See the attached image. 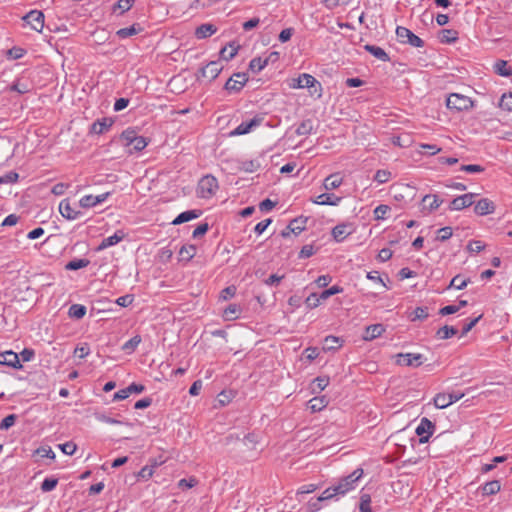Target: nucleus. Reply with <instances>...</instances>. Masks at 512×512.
Wrapping results in <instances>:
<instances>
[{
    "instance_id": "f257e3e1",
    "label": "nucleus",
    "mask_w": 512,
    "mask_h": 512,
    "mask_svg": "<svg viewBox=\"0 0 512 512\" xmlns=\"http://www.w3.org/2000/svg\"><path fill=\"white\" fill-rule=\"evenodd\" d=\"M362 476L363 469H355L351 474L341 478L336 484L325 489L318 500L338 499L340 496H344L346 493L356 488V483Z\"/></svg>"
},
{
    "instance_id": "f03ea898",
    "label": "nucleus",
    "mask_w": 512,
    "mask_h": 512,
    "mask_svg": "<svg viewBox=\"0 0 512 512\" xmlns=\"http://www.w3.org/2000/svg\"><path fill=\"white\" fill-rule=\"evenodd\" d=\"M293 89L308 88L311 96L320 98L322 96V85L316 78L310 74L303 73L299 77L293 78L289 85Z\"/></svg>"
},
{
    "instance_id": "7ed1b4c3",
    "label": "nucleus",
    "mask_w": 512,
    "mask_h": 512,
    "mask_svg": "<svg viewBox=\"0 0 512 512\" xmlns=\"http://www.w3.org/2000/svg\"><path fill=\"white\" fill-rule=\"evenodd\" d=\"M218 180L211 174L203 176L197 186V196L203 199H209L216 194L218 190Z\"/></svg>"
},
{
    "instance_id": "20e7f679",
    "label": "nucleus",
    "mask_w": 512,
    "mask_h": 512,
    "mask_svg": "<svg viewBox=\"0 0 512 512\" xmlns=\"http://www.w3.org/2000/svg\"><path fill=\"white\" fill-rule=\"evenodd\" d=\"M446 106L450 110L465 111L469 110L473 106V101L462 94L452 93L448 96Z\"/></svg>"
},
{
    "instance_id": "39448f33",
    "label": "nucleus",
    "mask_w": 512,
    "mask_h": 512,
    "mask_svg": "<svg viewBox=\"0 0 512 512\" xmlns=\"http://www.w3.org/2000/svg\"><path fill=\"white\" fill-rule=\"evenodd\" d=\"M396 35L398 40L403 44H409L417 48L424 46V41L406 27L398 26L396 28Z\"/></svg>"
},
{
    "instance_id": "423d86ee",
    "label": "nucleus",
    "mask_w": 512,
    "mask_h": 512,
    "mask_svg": "<svg viewBox=\"0 0 512 512\" xmlns=\"http://www.w3.org/2000/svg\"><path fill=\"white\" fill-rule=\"evenodd\" d=\"M248 81L246 73H234L225 83L224 89L228 93H239Z\"/></svg>"
},
{
    "instance_id": "0eeeda50",
    "label": "nucleus",
    "mask_w": 512,
    "mask_h": 512,
    "mask_svg": "<svg viewBox=\"0 0 512 512\" xmlns=\"http://www.w3.org/2000/svg\"><path fill=\"white\" fill-rule=\"evenodd\" d=\"M264 121V116L261 114L255 115L250 121L242 122L238 125L234 130H232L229 135L230 136H240L245 135L252 131L254 128L260 126Z\"/></svg>"
},
{
    "instance_id": "6e6552de",
    "label": "nucleus",
    "mask_w": 512,
    "mask_h": 512,
    "mask_svg": "<svg viewBox=\"0 0 512 512\" xmlns=\"http://www.w3.org/2000/svg\"><path fill=\"white\" fill-rule=\"evenodd\" d=\"M464 397V393H438L434 397V404L439 409H444Z\"/></svg>"
},
{
    "instance_id": "1a4fd4ad",
    "label": "nucleus",
    "mask_w": 512,
    "mask_h": 512,
    "mask_svg": "<svg viewBox=\"0 0 512 512\" xmlns=\"http://www.w3.org/2000/svg\"><path fill=\"white\" fill-rule=\"evenodd\" d=\"M435 424L428 418L421 419L420 424L416 428V434L420 437L419 442L424 444L429 441L430 436L434 433Z\"/></svg>"
},
{
    "instance_id": "9d476101",
    "label": "nucleus",
    "mask_w": 512,
    "mask_h": 512,
    "mask_svg": "<svg viewBox=\"0 0 512 512\" xmlns=\"http://www.w3.org/2000/svg\"><path fill=\"white\" fill-rule=\"evenodd\" d=\"M23 20L37 32L42 31L44 27V14L39 10H32L28 12Z\"/></svg>"
},
{
    "instance_id": "9b49d317",
    "label": "nucleus",
    "mask_w": 512,
    "mask_h": 512,
    "mask_svg": "<svg viewBox=\"0 0 512 512\" xmlns=\"http://www.w3.org/2000/svg\"><path fill=\"white\" fill-rule=\"evenodd\" d=\"M476 195L477 194L475 193H467L454 198L449 204V209L452 211H459L464 208L470 207L472 204H474V198L476 197Z\"/></svg>"
},
{
    "instance_id": "f8f14e48",
    "label": "nucleus",
    "mask_w": 512,
    "mask_h": 512,
    "mask_svg": "<svg viewBox=\"0 0 512 512\" xmlns=\"http://www.w3.org/2000/svg\"><path fill=\"white\" fill-rule=\"evenodd\" d=\"M423 355L420 353H399L397 363L405 366L419 367L423 363Z\"/></svg>"
},
{
    "instance_id": "ddd939ff",
    "label": "nucleus",
    "mask_w": 512,
    "mask_h": 512,
    "mask_svg": "<svg viewBox=\"0 0 512 512\" xmlns=\"http://www.w3.org/2000/svg\"><path fill=\"white\" fill-rule=\"evenodd\" d=\"M222 69L223 66L219 61H211L205 67L201 68L200 74L202 77L208 78L212 81L218 77Z\"/></svg>"
},
{
    "instance_id": "4468645a",
    "label": "nucleus",
    "mask_w": 512,
    "mask_h": 512,
    "mask_svg": "<svg viewBox=\"0 0 512 512\" xmlns=\"http://www.w3.org/2000/svg\"><path fill=\"white\" fill-rule=\"evenodd\" d=\"M59 212L60 214L67 220H75L80 217L82 214L80 211L75 210L71 204L69 199H63L59 204Z\"/></svg>"
},
{
    "instance_id": "2eb2a0df",
    "label": "nucleus",
    "mask_w": 512,
    "mask_h": 512,
    "mask_svg": "<svg viewBox=\"0 0 512 512\" xmlns=\"http://www.w3.org/2000/svg\"><path fill=\"white\" fill-rule=\"evenodd\" d=\"M0 364L6 365L15 369H21L19 355L12 350L5 351L0 354Z\"/></svg>"
},
{
    "instance_id": "dca6fc26",
    "label": "nucleus",
    "mask_w": 512,
    "mask_h": 512,
    "mask_svg": "<svg viewBox=\"0 0 512 512\" xmlns=\"http://www.w3.org/2000/svg\"><path fill=\"white\" fill-rule=\"evenodd\" d=\"M495 204L488 198H482L478 202H476L474 206V212L477 215L484 216L488 214H492L495 211Z\"/></svg>"
},
{
    "instance_id": "f3484780",
    "label": "nucleus",
    "mask_w": 512,
    "mask_h": 512,
    "mask_svg": "<svg viewBox=\"0 0 512 512\" xmlns=\"http://www.w3.org/2000/svg\"><path fill=\"white\" fill-rule=\"evenodd\" d=\"M353 232L352 225L350 223H341L336 225L332 231V237L336 242H342L347 236Z\"/></svg>"
},
{
    "instance_id": "a211bd4d",
    "label": "nucleus",
    "mask_w": 512,
    "mask_h": 512,
    "mask_svg": "<svg viewBox=\"0 0 512 512\" xmlns=\"http://www.w3.org/2000/svg\"><path fill=\"white\" fill-rule=\"evenodd\" d=\"M108 196H109V192L103 193V194H100L97 196L85 195L80 199L79 205L82 208H92V207L96 206L97 204L104 202L108 198Z\"/></svg>"
},
{
    "instance_id": "6ab92c4d",
    "label": "nucleus",
    "mask_w": 512,
    "mask_h": 512,
    "mask_svg": "<svg viewBox=\"0 0 512 512\" xmlns=\"http://www.w3.org/2000/svg\"><path fill=\"white\" fill-rule=\"evenodd\" d=\"M124 237H125L124 232L121 230H118L113 235L104 238L101 241V243L99 244L97 250L101 251L108 247L114 246V245L118 244L120 241H122Z\"/></svg>"
},
{
    "instance_id": "aec40b11",
    "label": "nucleus",
    "mask_w": 512,
    "mask_h": 512,
    "mask_svg": "<svg viewBox=\"0 0 512 512\" xmlns=\"http://www.w3.org/2000/svg\"><path fill=\"white\" fill-rule=\"evenodd\" d=\"M113 123L114 121L111 118H102L101 120H97L91 125V132L95 134H102L108 131Z\"/></svg>"
},
{
    "instance_id": "412c9836",
    "label": "nucleus",
    "mask_w": 512,
    "mask_h": 512,
    "mask_svg": "<svg viewBox=\"0 0 512 512\" xmlns=\"http://www.w3.org/2000/svg\"><path fill=\"white\" fill-rule=\"evenodd\" d=\"M343 343V339L339 337L333 335L326 336L323 343V350L336 351L337 349L342 347Z\"/></svg>"
},
{
    "instance_id": "4be33fe9",
    "label": "nucleus",
    "mask_w": 512,
    "mask_h": 512,
    "mask_svg": "<svg viewBox=\"0 0 512 512\" xmlns=\"http://www.w3.org/2000/svg\"><path fill=\"white\" fill-rule=\"evenodd\" d=\"M341 201V197L336 196L335 194L323 193L316 197L313 201L319 205H332L336 206Z\"/></svg>"
},
{
    "instance_id": "5701e85b",
    "label": "nucleus",
    "mask_w": 512,
    "mask_h": 512,
    "mask_svg": "<svg viewBox=\"0 0 512 512\" xmlns=\"http://www.w3.org/2000/svg\"><path fill=\"white\" fill-rule=\"evenodd\" d=\"M201 211L199 210H187L182 213H180L173 221V225H179L188 221H191L193 219H196L200 216Z\"/></svg>"
},
{
    "instance_id": "b1692460",
    "label": "nucleus",
    "mask_w": 512,
    "mask_h": 512,
    "mask_svg": "<svg viewBox=\"0 0 512 512\" xmlns=\"http://www.w3.org/2000/svg\"><path fill=\"white\" fill-rule=\"evenodd\" d=\"M385 331V328L382 324H374L370 325L366 328L364 333V340L371 341L379 336Z\"/></svg>"
},
{
    "instance_id": "393cba45",
    "label": "nucleus",
    "mask_w": 512,
    "mask_h": 512,
    "mask_svg": "<svg viewBox=\"0 0 512 512\" xmlns=\"http://www.w3.org/2000/svg\"><path fill=\"white\" fill-rule=\"evenodd\" d=\"M217 31V28L213 24L205 23L197 27L195 36L198 39H205L213 35Z\"/></svg>"
},
{
    "instance_id": "a878e982",
    "label": "nucleus",
    "mask_w": 512,
    "mask_h": 512,
    "mask_svg": "<svg viewBox=\"0 0 512 512\" xmlns=\"http://www.w3.org/2000/svg\"><path fill=\"white\" fill-rule=\"evenodd\" d=\"M500 489H501V484H500V481H498V480L488 481L480 487L482 495H484V496H490V495L497 494L500 491Z\"/></svg>"
},
{
    "instance_id": "bb28decb",
    "label": "nucleus",
    "mask_w": 512,
    "mask_h": 512,
    "mask_svg": "<svg viewBox=\"0 0 512 512\" xmlns=\"http://www.w3.org/2000/svg\"><path fill=\"white\" fill-rule=\"evenodd\" d=\"M364 49L383 62L390 61L389 55L379 46L367 44L364 46Z\"/></svg>"
},
{
    "instance_id": "cd10ccee",
    "label": "nucleus",
    "mask_w": 512,
    "mask_h": 512,
    "mask_svg": "<svg viewBox=\"0 0 512 512\" xmlns=\"http://www.w3.org/2000/svg\"><path fill=\"white\" fill-rule=\"evenodd\" d=\"M307 221L308 218L303 216L292 219L288 224L290 226V231H293V234L295 235L300 234L305 230Z\"/></svg>"
},
{
    "instance_id": "c85d7f7f",
    "label": "nucleus",
    "mask_w": 512,
    "mask_h": 512,
    "mask_svg": "<svg viewBox=\"0 0 512 512\" xmlns=\"http://www.w3.org/2000/svg\"><path fill=\"white\" fill-rule=\"evenodd\" d=\"M242 309L238 304H229L223 311V317L225 320H235L239 317Z\"/></svg>"
},
{
    "instance_id": "c756f323",
    "label": "nucleus",
    "mask_w": 512,
    "mask_h": 512,
    "mask_svg": "<svg viewBox=\"0 0 512 512\" xmlns=\"http://www.w3.org/2000/svg\"><path fill=\"white\" fill-rule=\"evenodd\" d=\"M342 182V177H340L338 174H332L325 178L323 186L325 190H333L338 188Z\"/></svg>"
},
{
    "instance_id": "7c9ffc66",
    "label": "nucleus",
    "mask_w": 512,
    "mask_h": 512,
    "mask_svg": "<svg viewBox=\"0 0 512 512\" xmlns=\"http://www.w3.org/2000/svg\"><path fill=\"white\" fill-rule=\"evenodd\" d=\"M494 71L503 77L512 76V69L508 66V62L505 60H498L494 64Z\"/></svg>"
},
{
    "instance_id": "2f4dec72",
    "label": "nucleus",
    "mask_w": 512,
    "mask_h": 512,
    "mask_svg": "<svg viewBox=\"0 0 512 512\" xmlns=\"http://www.w3.org/2000/svg\"><path fill=\"white\" fill-rule=\"evenodd\" d=\"M239 46H236L234 43H229L228 46L223 47L220 50V57L225 61H229L233 59L238 53Z\"/></svg>"
},
{
    "instance_id": "473e14b6",
    "label": "nucleus",
    "mask_w": 512,
    "mask_h": 512,
    "mask_svg": "<svg viewBox=\"0 0 512 512\" xmlns=\"http://www.w3.org/2000/svg\"><path fill=\"white\" fill-rule=\"evenodd\" d=\"M196 254L195 245H183L179 250L180 260L189 262Z\"/></svg>"
},
{
    "instance_id": "72a5a7b5",
    "label": "nucleus",
    "mask_w": 512,
    "mask_h": 512,
    "mask_svg": "<svg viewBox=\"0 0 512 512\" xmlns=\"http://www.w3.org/2000/svg\"><path fill=\"white\" fill-rule=\"evenodd\" d=\"M142 31V28L138 24H133L130 27L119 29L116 34L119 38L125 39L130 36L136 35Z\"/></svg>"
},
{
    "instance_id": "f704fd0d",
    "label": "nucleus",
    "mask_w": 512,
    "mask_h": 512,
    "mask_svg": "<svg viewBox=\"0 0 512 512\" xmlns=\"http://www.w3.org/2000/svg\"><path fill=\"white\" fill-rule=\"evenodd\" d=\"M330 379L328 376H319L312 382L311 389L313 393L323 391L329 385Z\"/></svg>"
},
{
    "instance_id": "c9c22d12",
    "label": "nucleus",
    "mask_w": 512,
    "mask_h": 512,
    "mask_svg": "<svg viewBox=\"0 0 512 512\" xmlns=\"http://www.w3.org/2000/svg\"><path fill=\"white\" fill-rule=\"evenodd\" d=\"M458 333V330L453 326L445 325L441 328H439L436 332V337L438 339H449L453 336H455Z\"/></svg>"
},
{
    "instance_id": "e433bc0d",
    "label": "nucleus",
    "mask_w": 512,
    "mask_h": 512,
    "mask_svg": "<svg viewBox=\"0 0 512 512\" xmlns=\"http://www.w3.org/2000/svg\"><path fill=\"white\" fill-rule=\"evenodd\" d=\"M87 312V309L84 305L81 304H72L68 310V315L74 319H82Z\"/></svg>"
},
{
    "instance_id": "4c0bfd02",
    "label": "nucleus",
    "mask_w": 512,
    "mask_h": 512,
    "mask_svg": "<svg viewBox=\"0 0 512 512\" xmlns=\"http://www.w3.org/2000/svg\"><path fill=\"white\" fill-rule=\"evenodd\" d=\"M312 130H313V121L311 119H305L298 125L295 133L298 136H306V135H309L312 132Z\"/></svg>"
},
{
    "instance_id": "58836bf2",
    "label": "nucleus",
    "mask_w": 512,
    "mask_h": 512,
    "mask_svg": "<svg viewBox=\"0 0 512 512\" xmlns=\"http://www.w3.org/2000/svg\"><path fill=\"white\" fill-rule=\"evenodd\" d=\"M268 64V59H262L261 57L253 58L249 63V69L253 73H259L263 70Z\"/></svg>"
},
{
    "instance_id": "ea45409f",
    "label": "nucleus",
    "mask_w": 512,
    "mask_h": 512,
    "mask_svg": "<svg viewBox=\"0 0 512 512\" xmlns=\"http://www.w3.org/2000/svg\"><path fill=\"white\" fill-rule=\"evenodd\" d=\"M89 264H90V261H89L88 259H86V258H82V259H73V260L69 261V262L65 265V269H66V270L74 271V270H78V269L85 268V267H87Z\"/></svg>"
},
{
    "instance_id": "a19ab883",
    "label": "nucleus",
    "mask_w": 512,
    "mask_h": 512,
    "mask_svg": "<svg viewBox=\"0 0 512 512\" xmlns=\"http://www.w3.org/2000/svg\"><path fill=\"white\" fill-rule=\"evenodd\" d=\"M458 39V32L453 29H443L441 31V42L442 43H454Z\"/></svg>"
},
{
    "instance_id": "79ce46f5",
    "label": "nucleus",
    "mask_w": 512,
    "mask_h": 512,
    "mask_svg": "<svg viewBox=\"0 0 512 512\" xmlns=\"http://www.w3.org/2000/svg\"><path fill=\"white\" fill-rule=\"evenodd\" d=\"M140 342H141V337L139 335H135L134 337H132L131 339H129L128 341H126L123 344L122 350L128 354H131L135 351V349L140 344Z\"/></svg>"
},
{
    "instance_id": "37998d69",
    "label": "nucleus",
    "mask_w": 512,
    "mask_h": 512,
    "mask_svg": "<svg viewBox=\"0 0 512 512\" xmlns=\"http://www.w3.org/2000/svg\"><path fill=\"white\" fill-rule=\"evenodd\" d=\"M360 512H373L371 508V496L367 493H362L359 503Z\"/></svg>"
},
{
    "instance_id": "c03bdc74",
    "label": "nucleus",
    "mask_w": 512,
    "mask_h": 512,
    "mask_svg": "<svg viewBox=\"0 0 512 512\" xmlns=\"http://www.w3.org/2000/svg\"><path fill=\"white\" fill-rule=\"evenodd\" d=\"M469 281H470L469 279H463L460 275H456L450 281L448 289L455 288L457 290H462V289H464L467 286Z\"/></svg>"
},
{
    "instance_id": "a18cd8bd",
    "label": "nucleus",
    "mask_w": 512,
    "mask_h": 512,
    "mask_svg": "<svg viewBox=\"0 0 512 512\" xmlns=\"http://www.w3.org/2000/svg\"><path fill=\"white\" fill-rule=\"evenodd\" d=\"M429 316L427 307H416L412 312L410 319L411 321L424 320Z\"/></svg>"
},
{
    "instance_id": "49530a36",
    "label": "nucleus",
    "mask_w": 512,
    "mask_h": 512,
    "mask_svg": "<svg viewBox=\"0 0 512 512\" xmlns=\"http://www.w3.org/2000/svg\"><path fill=\"white\" fill-rule=\"evenodd\" d=\"M310 408L312 411H321L326 405L327 402L325 401L324 397H314L309 401Z\"/></svg>"
},
{
    "instance_id": "de8ad7c7",
    "label": "nucleus",
    "mask_w": 512,
    "mask_h": 512,
    "mask_svg": "<svg viewBox=\"0 0 512 512\" xmlns=\"http://www.w3.org/2000/svg\"><path fill=\"white\" fill-rule=\"evenodd\" d=\"M58 484V479L53 477L45 478L41 483V490L43 492H50L55 489Z\"/></svg>"
},
{
    "instance_id": "09e8293b",
    "label": "nucleus",
    "mask_w": 512,
    "mask_h": 512,
    "mask_svg": "<svg viewBox=\"0 0 512 512\" xmlns=\"http://www.w3.org/2000/svg\"><path fill=\"white\" fill-rule=\"evenodd\" d=\"M342 291H343L342 287H340L338 285H334V286L324 290L321 294H319V296H320L321 301L327 300L329 297H331L335 294L341 293Z\"/></svg>"
},
{
    "instance_id": "8fccbe9b",
    "label": "nucleus",
    "mask_w": 512,
    "mask_h": 512,
    "mask_svg": "<svg viewBox=\"0 0 512 512\" xmlns=\"http://www.w3.org/2000/svg\"><path fill=\"white\" fill-rule=\"evenodd\" d=\"M137 136V133L132 129H127L122 132L120 138L127 146H131L134 141V138Z\"/></svg>"
},
{
    "instance_id": "3c124183",
    "label": "nucleus",
    "mask_w": 512,
    "mask_h": 512,
    "mask_svg": "<svg viewBox=\"0 0 512 512\" xmlns=\"http://www.w3.org/2000/svg\"><path fill=\"white\" fill-rule=\"evenodd\" d=\"M391 177V173L388 170H377L374 175V181L378 182L379 184H383L389 181Z\"/></svg>"
},
{
    "instance_id": "603ef678",
    "label": "nucleus",
    "mask_w": 512,
    "mask_h": 512,
    "mask_svg": "<svg viewBox=\"0 0 512 512\" xmlns=\"http://www.w3.org/2000/svg\"><path fill=\"white\" fill-rule=\"evenodd\" d=\"M390 207L385 204H381L374 209V217L376 220H383L386 214L390 211Z\"/></svg>"
},
{
    "instance_id": "864d4df0",
    "label": "nucleus",
    "mask_w": 512,
    "mask_h": 512,
    "mask_svg": "<svg viewBox=\"0 0 512 512\" xmlns=\"http://www.w3.org/2000/svg\"><path fill=\"white\" fill-rule=\"evenodd\" d=\"M430 199H432V201L429 203V210L430 211H433L435 209H437L441 203L443 202L442 200H439L438 196L437 195H425L422 199V202L423 203H427Z\"/></svg>"
},
{
    "instance_id": "5fc2aeb1",
    "label": "nucleus",
    "mask_w": 512,
    "mask_h": 512,
    "mask_svg": "<svg viewBox=\"0 0 512 512\" xmlns=\"http://www.w3.org/2000/svg\"><path fill=\"white\" fill-rule=\"evenodd\" d=\"M320 296L316 293H311L305 300V304L309 309H314L320 305Z\"/></svg>"
},
{
    "instance_id": "6e6d98bb",
    "label": "nucleus",
    "mask_w": 512,
    "mask_h": 512,
    "mask_svg": "<svg viewBox=\"0 0 512 512\" xmlns=\"http://www.w3.org/2000/svg\"><path fill=\"white\" fill-rule=\"evenodd\" d=\"M147 144H148V142L145 137L137 135L134 138V141L131 144V146H133L134 151L139 152V151H142L147 146Z\"/></svg>"
},
{
    "instance_id": "4d7b16f0",
    "label": "nucleus",
    "mask_w": 512,
    "mask_h": 512,
    "mask_svg": "<svg viewBox=\"0 0 512 512\" xmlns=\"http://www.w3.org/2000/svg\"><path fill=\"white\" fill-rule=\"evenodd\" d=\"M17 420V416L15 414L7 415L0 423V430H8L12 427Z\"/></svg>"
},
{
    "instance_id": "13d9d810",
    "label": "nucleus",
    "mask_w": 512,
    "mask_h": 512,
    "mask_svg": "<svg viewBox=\"0 0 512 512\" xmlns=\"http://www.w3.org/2000/svg\"><path fill=\"white\" fill-rule=\"evenodd\" d=\"M453 232L451 227H443L437 231V240L444 242L451 238Z\"/></svg>"
},
{
    "instance_id": "bf43d9fd",
    "label": "nucleus",
    "mask_w": 512,
    "mask_h": 512,
    "mask_svg": "<svg viewBox=\"0 0 512 512\" xmlns=\"http://www.w3.org/2000/svg\"><path fill=\"white\" fill-rule=\"evenodd\" d=\"M485 244L478 240H472L467 245V250L471 253H479L484 250Z\"/></svg>"
},
{
    "instance_id": "052dcab7",
    "label": "nucleus",
    "mask_w": 512,
    "mask_h": 512,
    "mask_svg": "<svg viewBox=\"0 0 512 512\" xmlns=\"http://www.w3.org/2000/svg\"><path fill=\"white\" fill-rule=\"evenodd\" d=\"M134 4V0H118L115 4V8L120 10V13L123 14L130 10Z\"/></svg>"
},
{
    "instance_id": "680f3d73",
    "label": "nucleus",
    "mask_w": 512,
    "mask_h": 512,
    "mask_svg": "<svg viewBox=\"0 0 512 512\" xmlns=\"http://www.w3.org/2000/svg\"><path fill=\"white\" fill-rule=\"evenodd\" d=\"M26 51L23 48L20 47H13L8 50L7 55L8 58L17 60L22 58L25 55Z\"/></svg>"
},
{
    "instance_id": "e2e57ef3",
    "label": "nucleus",
    "mask_w": 512,
    "mask_h": 512,
    "mask_svg": "<svg viewBox=\"0 0 512 512\" xmlns=\"http://www.w3.org/2000/svg\"><path fill=\"white\" fill-rule=\"evenodd\" d=\"M19 178L18 173L10 171L7 174L0 176V184L15 183Z\"/></svg>"
},
{
    "instance_id": "0e129e2a",
    "label": "nucleus",
    "mask_w": 512,
    "mask_h": 512,
    "mask_svg": "<svg viewBox=\"0 0 512 512\" xmlns=\"http://www.w3.org/2000/svg\"><path fill=\"white\" fill-rule=\"evenodd\" d=\"M500 106L504 110L512 111V92L502 96Z\"/></svg>"
},
{
    "instance_id": "69168bd1",
    "label": "nucleus",
    "mask_w": 512,
    "mask_h": 512,
    "mask_svg": "<svg viewBox=\"0 0 512 512\" xmlns=\"http://www.w3.org/2000/svg\"><path fill=\"white\" fill-rule=\"evenodd\" d=\"M259 163L255 160H247L242 163L241 169L245 172H255L259 168Z\"/></svg>"
},
{
    "instance_id": "338daca9",
    "label": "nucleus",
    "mask_w": 512,
    "mask_h": 512,
    "mask_svg": "<svg viewBox=\"0 0 512 512\" xmlns=\"http://www.w3.org/2000/svg\"><path fill=\"white\" fill-rule=\"evenodd\" d=\"M314 254H315V249H314L313 245L308 244V245H304L302 247V249L299 252L298 257L300 259H306V258L311 257Z\"/></svg>"
},
{
    "instance_id": "774afa93",
    "label": "nucleus",
    "mask_w": 512,
    "mask_h": 512,
    "mask_svg": "<svg viewBox=\"0 0 512 512\" xmlns=\"http://www.w3.org/2000/svg\"><path fill=\"white\" fill-rule=\"evenodd\" d=\"M59 447L61 451L66 455H73L77 449L76 444L71 441L60 444Z\"/></svg>"
}]
</instances>
